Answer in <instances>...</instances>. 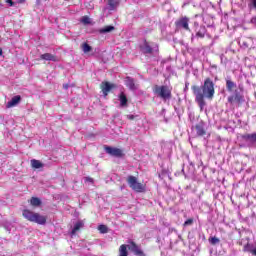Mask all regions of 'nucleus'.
Listing matches in <instances>:
<instances>
[{"label":"nucleus","mask_w":256,"mask_h":256,"mask_svg":"<svg viewBox=\"0 0 256 256\" xmlns=\"http://www.w3.org/2000/svg\"><path fill=\"white\" fill-rule=\"evenodd\" d=\"M31 166L33 169H42V167H45V164L39 160L32 159Z\"/></svg>","instance_id":"nucleus-14"},{"label":"nucleus","mask_w":256,"mask_h":256,"mask_svg":"<svg viewBox=\"0 0 256 256\" xmlns=\"http://www.w3.org/2000/svg\"><path fill=\"white\" fill-rule=\"evenodd\" d=\"M189 225H193V219H188L184 222V227H187Z\"/></svg>","instance_id":"nucleus-27"},{"label":"nucleus","mask_w":256,"mask_h":256,"mask_svg":"<svg viewBox=\"0 0 256 256\" xmlns=\"http://www.w3.org/2000/svg\"><path fill=\"white\" fill-rule=\"evenodd\" d=\"M83 227V222L78 221L75 225L74 228L72 229L71 235H76L77 231H79V229H82Z\"/></svg>","instance_id":"nucleus-16"},{"label":"nucleus","mask_w":256,"mask_h":256,"mask_svg":"<svg viewBox=\"0 0 256 256\" xmlns=\"http://www.w3.org/2000/svg\"><path fill=\"white\" fill-rule=\"evenodd\" d=\"M106 153L111 155L112 157H123V150L115 147L106 146L105 147Z\"/></svg>","instance_id":"nucleus-7"},{"label":"nucleus","mask_w":256,"mask_h":256,"mask_svg":"<svg viewBox=\"0 0 256 256\" xmlns=\"http://www.w3.org/2000/svg\"><path fill=\"white\" fill-rule=\"evenodd\" d=\"M196 35L201 38L205 37V28H203L202 31H198Z\"/></svg>","instance_id":"nucleus-26"},{"label":"nucleus","mask_w":256,"mask_h":256,"mask_svg":"<svg viewBox=\"0 0 256 256\" xmlns=\"http://www.w3.org/2000/svg\"><path fill=\"white\" fill-rule=\"evenodd\" d=\"M119 7V0H108L109 11H115Z\"/></svg>","instance_id":"nucleus-12"},{"label":"nucleus","mask_w":256,"mask_h":256,"mask_svg":"<svg viewBox=\"0 0 256 256\" xmlns=\"http://www.w3.org/2000/svg\"><path fill=\"white\" fill-rule=\"evenodd\" d=\"M140 49L142 51V53H152L153 52V48H151V46L149 45V43L144 42L141 46Z\"/></svg>","instance_id":"nucleus-13"},{"label":"nucleus","mask_w":256,"mask_h":256,"mask_svg":"<svg viewBox=\"0 0 256 256\" xmlns=\"http://www.w3.org/2000/svg\"><path fill=\"white\" fill-rule=\"evenodd\" d=\"M248 1H249V6L256 9V0H248Z\"/></svg>","instance_id":"nucleus-28"},{"label":"nucleus","mask_w":256,"mask_h":256,"mask_svg":"<svg viewBox=\"0 0 256 256\" xmlns=\"http://www.w3.org/2000/svg\"><path fill=\"white\" fill-rule=\"evenodd\" d=\"M120 107H127V96L121 92L119 95Z\"/></svg>","instance_id":"nucleus-15"},{"label":"nucleus","mask_w":256,"mask_h":256,"mask_svg":"<svg viewBox=\"0 0 256 256\" xmlns=\"http://www.w3.org/2000/svg\"><path fill=\"white\" fill-rule=\"evenodd\" d=\"M154 92L156 93V95L158 97H161V87L156 86L155 89H154Z\"/></svg>","instance_id":"nucleus-25"},{"label":"nucleus","mask_w":256,"mask_h":256,"mask_svg":"<svg viewBox=\"0 0 256 256\" xmlns=\"http://www.w3.org/2000/svg\"><path fill=\"white\" fill-rule=\"evenodd\" d=\"M125 85L126 87L131 89V91H135V89H137V86L135 85V80H133L131 77H126Z\"/></svg>","instance_id":"nucleus-10"},{"label":"nucleus","mask_w":256,"mask_h":256,"mask_svg":"<svg viewBox=\"0 0 256 256\" xmlns=\"http://www.w3.org/2000/svg\"><path fill=\"white\" fill-rule=\"evenodd\" d=\"M19 1V3H23V2H25V0H18Z\"/></svg>","instance_id":"nucleus-38"},{"label":"nucleus","mask_w":256,"mask_h":256,"mask_svg":"<svg viewBox=\"0 0 256 256\" xmlns=\"http://www.w3.org/2000/svg\"><path fill=\"white\" fill-rule=\"evenodd\" d=\"M0 55H3V50L0 48Z\"/></svg>","instance_id":"nucleus-37"},{"label":"nucleus","mask_w":256,"mask_h":256,"mask_svg":"<svg viewBox=\"0 0 256 256\" xmlns=\"http://www.w3.org/2000/svg\"><path fill=\"white\" fill-rule=\"evenodd\" d=\"M127 249L135 253V255H143L141 248H139V246H137L135 243L132 242L129 245L122 244L119 247L118 256H129V251H127Z\"/></svg>","instance_id":"nucleus-3"},{"label":"nucleus","mask_w":256,"mask_h":256,"mask_svg":"<svg viewBox=\"0 0 256 256\" xmlns=\"http://www.w3.org/2000/svg\"><path fill=\"white\" fill-rule=\"evenodd\" d=\"M247 139H250L251 141H256V134L248 135Z\"/></svg>","instance_id":"nucleus-29"},{"label":"nucleus","mask_w":256,"mask_h":256,"mask_svg":"<svg viewBox=\"0 0 256 256\" xmlns=\"http://www.w3.org/2000/svg\"><path fill=\"white\" fill-rule=\"evenodd\" d=\"M6 3H8L10 5V7H13V5H15L13 0H6Z\"/></svg>","instance_id":"nucleus-31"},{"label":"nucleus","mask_w":256,"mask_h":256,"mask_svg":"<svg viewBox=\"0 0 256 256\" xmlns=\"http://www.w3.org/2000/svg\"><path fill=\"white\" fill-rule=\"evenodd\" d=\"M40 59H42L43 61H53V62L59 61V58H57V56H55L51 53L42 54L40 56Z\"/></svg>","instance_id":"nucleus-8"},{"label":"nucleus","mask_w":256,"mask_h":256,"mask_svg":"<svg viewBox=\"0 0 256 256\" xmlns=\"http://www.w3.org/2000/svg\"><path fill=\"white\" fill-rule=\"evenodd\" d=\"M192 91L200 109H203V107H205V98L213 99L215 95V84L211 79L207 78L201 88L199 86H192Z\"/></svg>","instance_id":"nucleus-1"},{"label":"nucleus","mask_w":256,"mask_h":256,"mask_svg":"<svg viewBox=\"0 0 256 256\" xmlns=\"http://www.w3.org/2000/svg\"><path fill=\"white\" fill-rule=\"evenodd\" d=\"M128 184L133 189V191H136L137 193H143L145 191V185L139 183L137 181V178L134 176L128 177Z\"/></svg>","instance_id":"nucleus-4"},{"label":"nucleus","mask_w":256,"mask_h":256,"mask_svg":"<svg viewBox=\"0 0 256 256\" xmlns=\"http://www.w3.org/2000/svg\"><path fill=\"white\" fill-rule=\"evenodd\" d=\"M176 29H183L184 31H190L189 18L187 16L180 17L176 22Z\"/></svg>","instance_id":"nucleus-5"},{"label":"nucleus","mask_w":256,"mask_h":256,"mask_svg":"<svg viewBox=\"0 0 256 256\" xmlns=\"http://www.w3.org/2000/svg\"><path fill=\"white\" fill-rule=\"evenodd\" d=\"M250 23H252V25H256V16L251 18Z\"/></svg>","instance_id":"nucleus-30"},{"label":"nucleus","mask_w":256,"mask_h":256,"mask_svg":"<svg viewBox=\"0 0 256 256\" xmlns=\"http://www.w3.org/2000/svg\"><path fill=\"white\" fill-rule=\"evenodd\" d=\"M228 101H229V103H232L233 102V98H228Z\"/></svg>","instance_id":"nucleus-36"},{"label":"nucleus","mask_w":256,"mask_h":256,"mask_svg":"<svg viewBox=\"0 0 256 256\" xmlns=\"http://www.w3.org/2000/svg\"><path fill=\"white\" fill-rule=\"evenodd\" d=\"M81 23H83V25H90L91 23V18H89L88 16H83L81 18Z\"/></svg>","instance_id":"nucleus-21"},{"label":"nucleus","mask_w":256,"mask_h":256,"mask_svg":"<svg viewBox=\"0 0 256 256\" xmlns=\"http://www.w3.org/2000/svg\"><path fill=\"white\" fill-rule=\"evenodd\" d=\"M171 91H173V88H171V86L161 87V99H163L164 103H169V101H171Z\"/></svg>","instance_id":"nucleus-6"},{"label":"nucleus","mask_w":256,"mask_h":256,"mask_svg":"<svg viewBox=\"0 0 256 256\" xmlns=\"http://www.w3.org/2000/svg\"><path fill=\"white\" fill-rule=\"evenodd\" d=\"M21 101V96H14L11 101H9L6 105V107L8 109H10L11 107H15V105H17L19 102Z\"/></svg>","instance_id":"nucleus-11"},{"label":"nucleus","mask_w":256,"mask_h":256,"mask_svg":"<svg viewBox=\"0 0 256 256\" xmlns=\"http://www.w3.org/2000/svg\"><path fill=\"white\" fill-rule=\"evenodd\" d=\"M111 89H113V84L109 82L102 83V92L104 97H107V95H109V91H111Z\"/></svg>","instance_id":"nucleus-9"},{"label":"nucleus","mask_w":256,"mask_h":256,"mask_svg":"<svg viewBox=\"0 0 256 256\" xmlns=\"http://www.w3.org/2000/svg\"><path fill=\"white\" fill-rule=\"evenodd\" d=\"M250 253H252V255H255V256H256V249H251V250H250Z\"/></svg>","instance_id":"nucleus-34"},{"label":"nucleus","mask_w":256,"mask_h":256,"mask_svg":"<svg viewBox=\"0 0 256 256\" xmlns=\"http://www.w3.org/2000/svg\"><path fill=\"white\" fill-rule=\"evenodd\" d=\"M226 85H227L228 91H232L233 87H235V83H233V81L231 80H227Z\"/></svg>","instance_id":"nucleus-22"},{"label":"nucleus","mask_w":256,"mask_h":256,"mask_svg":"<svg viewBox=\"0 0 256 256\" xmlns=\"http://www.w3.org/2000/svg\"><path fill=\"white\" fill-rule=\"evenodd\" d=\"M210 243H211V245H217V243H219V238H217V237H212V238L210 239Z\"/></svg>","instance_id":"nucleus-24"},{"label":"nucleus","mask_w":256,"mask_h":256,"mask_svg":"<svg viewBox=\"0 0 256 256\" xmlns=\"http://www.w3.org/2000/svg\"><path fill=\"white\" fill-rule=\"evenodd\" d=\"M127 119H130V121H133V119H135V116H133V115H127Z\"/></svg>","instance_id":"nucleus-33"},{"label":"nucleus","mask_w":256,"mask_h":256,"mask_svg":"<svg viewBox=\"0 0 256 256\" xmlns=\"http://www.w3.org/2000/svg\"><path fill=\"white\" fill-rule=\"evenodd\" d=\"M195 131H196L197 135H199V136L205 135V128H203L202 124L196 125L195 126Z\"/></svg>","instance_id":"nucleus-17"},{"label":"nucleus","mask_w":256,"mask_h":256,"mask_svg":"<svg viewBox=\"0 0 256 256\" xmlns=\"http://www.w3.org/2000/svg\"><path fill=\"white\" fill-rule=\"evenodd\" d=\"M85 181H86L87 183H93V178L86 177V178H85Z\"/></svg>","instance_id":"nucleus-32"},{"label":"nucleus","mask_w":256,"mask_h":256,"mask_svg":"<svg viewBox=\"0 0 256 256\" xmlns=\"http://www.w3.org/2000/svg\"><path fill=\"white\" fill-rule=\"evenodd\" d=\"M63 88H64V89H69V84H64V85H63Z\"/></svg>","instance_id":"nucleus-35"},{"label":"nucleus","mask_w":256,"mask_h":256,"mask_svg":"<svg viewBox=\"0 0 256 256\" xmlns=\"http://www.w3.org/2000/svg\"><path fill=\"white\" fill-rule=\"evenodd\" d=\"M22 215L30 223H37V225H45L47 223V216H43L29 209L23 210Z\"/></svg>","instance_id":"nucleus-2"},{"label":"nucleus","mask_w":256,"mask_h":256,"mask_svg":"<svg viewBox=\"0 0 256 256\" xmlns=\"http://www.w3.org/2000/svg\"><path fill=\"white\" fill-rule=\"evenodd\" d=\"M111 31H115L114 26H105L99 30V33H111Z\"/></svg>","instance_id":"nucleus-19"},{"label":"nucleus","mask_w":256,"mask_h":256,"mask_svg":"<svg viewBox=\"0 0 256 256\" xmlns=\"http://www.w3.org/2000/svg\"><path fill=\"white\" fill-rule=\"evenodd\" d=\"M30 204L32 205V207H39V205H41V199L37 197H32L30 199Z\"/></svg>","instance_id":"nucleus-18"},{"label":"nucleus","mask_w":256,"mask_h":256,"mask_svg":"<svg viewBox=\"0 0 256 256\" xmlns=\"http://www.w3.org/2000/svg\"><path fill=\"white\" fill-rule=\"evenodd\" d=\"M82 51H83V53H89L90 51H92V47L89 45V44H87V43H83L82 44Z\"/></svg>","instance_id":"nucleus-20"},{"label":"nucleus","mask_w":256,"mask_h":256,"mask_svg":"<svg viewBox=\"0 0 256 256\" xmlns=\"http://www.w3.org/2000/svg\"><path fill=\"white\" fill-rule=\"evenodd\" d=\"M98 231H100V233H107L108 229L105 225L101 224L98 226Z\"/></svg>","instance_id":"nucleus-23"}]
</instances>
